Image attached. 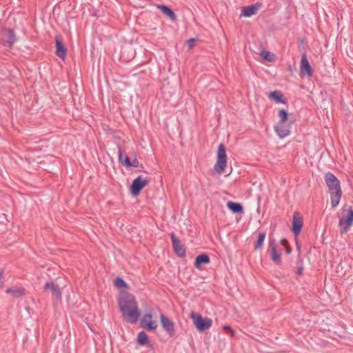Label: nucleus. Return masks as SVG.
Masks as SVG:
<instances>
[{
	"instance_id": "20",
	"label": "nucleus",
	"mask_w": 353,
	"mask_h": 353,
	"mask_svg": "<svg viewBox=\"0 0 353 353\" xmlns=\"http://www.w3.org/2000/svg\"><path fill=\"white\" fill-rule=\"evenodd\" d=\"M118 155H119V159L120 162L123 165H125L126 168L131 167V161H130V158L127 155H125L123 157L122 150H121V147H119Z\"/></svg>"
},
{
	"instance_id": "1",
	"label": "nucleus",
	"mask_w": 353,
	"mask_h": 353,
	"mask_svg": "<svg viewBox=\"0 0 353 353\" xmlns=\"http://www.w3.org/2000/svg\"><path fill=\"white\" fill-rule=\"evenodd\" d=\"M122 316L127 322L135 323L140 316L135 297L129 293L121 294L118 301Z\"/></svg>"
},
{
	"instance_id": "10",
	"label": "nucleus",
	"mask_w": 353,
	"mask_h": 353,
	"mask_svg": "<svg viewBox=\"0 0 353 353\" xmlns=\"http://www.w3.org/2000/svg\"><path fill=\"white\" fill-rule=\"evenodd\" d=\"M141 326L148 330H155L158 325L156 321L152 320L151 314H145L141 320Z\"/></svg>"
},
{
	"instance_id": "18",
	"label": "nucleus",
	"mask_w": 353,
	"mask_h": 353,
	"mask_svg": "<svg viewBox=\"0 0 353 353\" xmlns=\"http://www.w3.org/2000/svg\"><path fill=\"white\" fill-rule=\"evenodd\" d=\"M227 207L234 213H241L243 212V208L241 204L232 201L227 203Z\"/></svg>"
},
{
	"instance_id": "17",
	"label": "nucleus",
	"mask_w": 353,
	"mask_h": 353,
	"mask_svg": "<svg viewBox=\"0 0 353 353\" xmlns=\"http://www.w3.org/2000/svg\"><path fill=\"white\" fill-rule=\"evenodd\" d=\"M210 261V257L205 254L198 255L196 257L194 265L196 268L199 269L201 264H208Z\"/></svg>"
},
{
	"instance_id": "9",
	"label": "nucleus",
	"mask_w": 353,
	"mask_h": 353,
	"mask_svg": "<svg viewBox=\"0 0 353 353\" xmlns=\"http://www.w3.org/2000/svg\"><path fill=\"white\" fill-rule=\"evenodd\" d=\"M269 250L272 261L276 265L281 263V257L279 252L276 250V241L274 239H270Z\"/></svg>"
},
{
	"instance_id": "11",
	"label": "nucleus",
	"mask_w": 353,
	"mask_h": 353,
	"mask_svg": "<svg viewBox=\"0 0 353 353\" xmlns=\"http://www.w3.org/2000/svg\"><path fill=\"white\" fill-rule=\"evenodd\" d=\"M302 227L303 219L298 212H295L292 219V232L294 235L297 236L300 234Z\"/></svg>"
},
{
	"instance_id": "25",
	"label": "nucleus",
	"mask_w": 353,
	"mask_h": 353,
	"mask_svg": "<svg viewBox=\"0 0 353 353\" xmlns=\"http://www.w3.org/2000/svg\"><path fill=\"white\" fill-rule=\"evenodd\" d=\"M137 341L141 345H145L148 343L149 340L147 334L143 331L139 332L137 336Z\"/></svg>"
},
{
	"instance_id": "24",
	"label": "nucleus",
	"mask_w": 353,
	"mask_h": 353,
	"mask_svg": "<svg viewBox=\"0 0 353 353\" xmlns=\"http://www.w3.org/2000/svg\"><path fill=\"white\" fill-rule=\"evenodd\" d=\"M266 236V233L265 232H261L259 233V237L256 242L254 244V249L259 250L261 249L263 246L265 238Z\"/></svg>"
},
{
	"instance_id": "32",
	"label": "nucleus",
	"mask_w": 353,
	"mask_h": 353,
	"mask_svg": "<svg viewBox=\"0 0 353 353\" xmlns=\"http://www.w3.org/2000/svg\"><path fill=\"white\" fill-rule=\"evenodd\" d=\"M223 329H224L225 330L228 331V332H231L232 334H233V330L231 329V327H229V326H225V327H223Z\"/></svg>"
},
{
	"instance_id": "8",
	"label": "nucleus",
	"mask_w": 353,
	"mask_h": 353,
	"mask_svg": "<svg viewBox=\"0 0 353 353\" xmlns=\"http://www.w3.org/2000/svg\"><path fill=\"white\" fill-rule=\"evenodd\" d=\"M172 246L175 254L179 257L185 256V249L181 244L179 239L175 236L174 233L170 235Z\"/></svg>"
},
{
	"instance_id": "12",
	"label": "nucleus",
	"mask_w": 353,
	"mask_h": 353,
	"mask_svg": "<svg viewBox=\"0 0 353 353\" xmlns=\"http://www.w3.org/2000/svg\"><path fill=\"white\" fill-rule=\"evenodd\" d=\"M300 70L302 74H306L309 76H311L313 72V70L307 60L305 53L301 55Z\"/></svg>"
},
{
	"instance_id": "27",
	"label": "nucleus",
	"mask_w": 353,
	"mask_h": 353,
	"mask_svg": "<svg viewBox=\"0 0 353 353\" xmlns=\"http://www.w3.org/2000/svg\"><path fill=\"white\" fill-rule=\"evenodd\" d=\"M114 285L119 288H125L127 286L126 283L123 281V279L118 277L114 280Z\"/></svg>"
},
{
	"instance_id": "4",
	"label": "nucleus",
	"mask_w": 353,
	"mask_h": 353,
	"mask_svg": "<svg viewBox=\"0 0 353 353\" xmlns=\"http://www.w3.org/2000/svg\"><path fill=\"white\" fill-rule=\"evenodd\" d=\"M190 318L193 320L194 323L199 331H205L212 326V321L209 318H203L201 315L192 312Z\"/></svg>"
},
{
	"instance_id": "22",
	"label": "nucleus",
	"mask_w": 353,
	"mask_h": 353,
	"mask_svg": "<svg viewBox=\"0 0 353 353\" xmlns=\"http://www.w3.org/2000/svg\"><path fill=\"white\" fill-rule=\"evenodd\" d=\"M7 294H10L14 297H20L24 294V289L21 288H8L6 290Z\"/></svg>"
},
{
	"instance_id": "5",
	"label": "nucleus",
	"mask_w": 353,
	"mask_h": 353,
	"mask_svg": "<svg viewBox=\"0 0 353 353\" xmlns=\"http://www.w3.org/2000/svg\"><path fill=\"white\" fill-rule=\"evenodd\" d=\"M150 180L148 178H143L141 176H139L133 180L130 186V192L132 195H138L141 190L148 185Z\"/></svg>"
},
{
	"instance_id": "19",
	"label": "nucleus",
	"mask_w": 353,
	"mask_h": 353,
	"mask_svg": "<svg viewBox=\"0 0 353 353\" xmlns=\"http://www.w3.org/2000/svg\"><path fill=\"white\" fill-rule=\"evenodd\" d=\"M282 93L280 91H274L270 93L269 98L274 100L279 103H286V101L283 99Z\"/></svg>"
},
{
	"instance_id": "31",
	"label": "nucleus",
	"mask_w": 353,
	"mask_h": 353,
	"mask_svg": "<svg viewBox=\"0 0 353 353\" xmlns=\"http://www.w3.org/2000/svg\"><path fill=\"white\" fill-rule=\"evenodd\" d=\"M303 270V266L302 265L299 266L297 268L296 272V275L301 276L302 274Z\"/></svg>"
},
{
	"instance_id": "28",
	"label": "nucleus",
	"mask_w": 353,
	"mask_h": 353,
	"mask_svg": "<svg viewBox=\"0 0 353 353\" xmlns=\"http://www.w3.org/2000/svg\"><path fill=\"white\" fill-rule=\"evenodd\" d=\"M261 55L263 56V59H265V60H268L269 61H271L272 60V58L274 56L273 54H271L270 52H269L268 51H263Z\"/></svg>"
},
{
	"instance_id": "6",
	"label": "nucleus",
	"mask_w": 353,
	"mask_h": 353,
	"mask_svg": "<svg viewBox=\"0 0 353 353\" xmlns=\"http://www.w3.org/2000/svg\"><path fill=\"white\" fill-rule=\"evenodd\" d=\"M353 225V210L350 208L347 210V215L343 214L339 220L341 233H346L348 229Z\"/></svg>"
},
{
	"instance_id": "33",
	"label": "nucleus",
	"mask_w": 353,
	"mask_h": 353,
	"mask_svg": "<svg viewBox=\"0 0 353 353\" xmlns=\"http://www.w3.org/2000/svg\"><path fill=\"white\" fill-rule=\"evenodd\" d=\"M288 243V241L285 239L281 240V244L285 246Z\"/></svg>"
},
{
	"instance_id": "23",
	"label": "nucleus",
	"mask_w": 353,
	"mask_h": 353,
	"mask_svg": "<svg viewBox=\"0 0 353 353\" xmlns=\"http://www.w3.org/2000/svg\"><path fill=\"white\" fill-rule=\"evenodd\" d=\"M6 42L8 43V45L9 47H11L12 44L16 41V37L14 32L12 30L9 29L6 31Z\"/></svg>"
},
{
	"instance_id": "14",
	"label": "nucleus",
	"mask_w": 353,
	"mask_h": 353,
	"mask_svg": "<svg viewBox=\"0 0 353 353\" xmlns=\"http://www.w3.org/2000/svg\"><path fill=\"white\" fill-rule=\"evenodd\" d=\"M44 290H50L52 296H55L57 299H61V292L59 285L54 282H47L44 285Z\"/></svg>"
},
{
	"instance_id": "26",
	"label": "nucleus",
	"mask_w": 353,
	"mask_h": 353,
	"mask_svg": "<svg viewBox=\"0 0 353 353\" xmlns=\"http://www.w3.org/2000/svg\"><path fill=\"white\" fill-rule=\"evenodd\" d=\"M279 117L280 118L279 122L285 123L288 119V112L284 109H281L279 112Z\"/></svg>"
},
{
	"instance_id": "13",
	"label": "nucleus",
	"mask_w": 353,
	"mask_h": 353,
	"mask_svg": "<svg viewBox=\"0 0 353 353\" xmlns=\"http://www.w3.org/2000/svg\"><path fill=\"white\" fill-rule=\"evenodd\" d=\"M56 42V54L61 59H65L66 57V48L62 42L60 37L57 36L55 37Z\"/></svg>"
},
{
	"instance_id": "35",
	"label": "nucleus",
	"mask_w": 353,
	"mask_h": 353,
	"mask_svg": "<svg viewBox=\"0 0 353 353\" xmlns=\"http://www.w3.org/2000/svg\"><path fill=\"white\" fill-rule=\"evenodd\" d=\"M286 252H287V253H288V254H290V253L291 252V248H289V247H288V248H287V249H286Z\"/></svg>"
},
{
	"instance_id": "30",
	"label": "nucleus",
	"mask_w": 353,
	"mask_h": 353,
	"mask_svg": "<svg viewBox=\"0 0 353 353\" xmlns=\"http://www.w3.org/2000/svg\"><path fill=\"white\" fill-rule=\"evenodd\" d=\"M139 165V162L138 159L135 157L132 161H131V167L137 168Z\"/></svg>"
},
{
	"instance_id": "16",
	"label": "nucleus",
	"mask_w": 353,
	"mask_h": 353,
	"mask_svg": "<svg viewBox=\"0 0 353 353\" xmlns=\"http://www.w3.org/2000/svg\"><path fill=\"white\" fill-rule=\"evenodd\" d=\"M259 10V6L257 4H252L248 6H244L242 8L241 15L243 17H250L253 14H256Z\"/></svg>"
},
{
	"instance_id": "3",
	"label": "nucleus",
	"mask_w": 353,
	"mask_h": 353,
	"mask_svg": "<svg viewBox=\"0 0 353 353\" xmlns=\"http://www.w3.org/2000/svg\"><path fill=\"white\" fill-rule=\"evenodd\" d=\"M227 165L226 149L223 144H219L217 150V160L214 166V171L218 174L225 172Z\"/></svg>"
},
{
	"instance_id": "15",
	"label": "nucleus",
	"mask_w": 353,
	"mask_h": 353,
	"mask_svg": "<svg viewBox=\"0 0 353 353\" xmlns=\"http://www.w3.org/2000/svg\"><path fill=\"white\" fill-rule=\"evenodd\" d=\"M275 132L281 138H284L290 134V130L288 127L285 125V123L279 122L276 126L274 127Z\"/></svg>"
},
{
	"instance_id": "2",
	"label": "nucleus",
	"mask_w": 353,
	"mask_h": 353,
	"mask_svg": "<svg viewBox=\"0 0 353 353\" xmlns=\"http://www.w3.org/2000/svg\"><path fill=\"white\" fill-rule=\"evenodd\" d=\"M324 180L330 194L332 207L335 208L339 205L342 196L340 181L330 172L325 174Z\"/></svg>"
},
{
	"instance_id": "29",
	"label": "nucleus",
	"mask_w": 353,
	"mask_h": 353,
	"mask_svg": "<svg viewBox=\"0 0 353 353\" xmlns=\"http://www.w3.org/2000/svg\"><path fill=\"white\" fill-rule=\"evenodd\" d=\"M196 43V39L194 38L190 39L187 41L188 46L190 49L192 48Z\"/></svg>"
},
{
	"instance_id": "34",
	"label": "nucleus",
	"mask_w": 353,
	"mask_h": 353,
	"mask_svg": "<svg viewBox=\"0 0 353 353\" xmlns=\"http://www.w3.org/2000/svg\"><path fill=\"white\" fill-rule=\"evenodd\" d=\"M3 271L2 269H0V283H1V279L3 276Z\"/></svg>"
},
{
	"instance_id": "21",
	"label": "nucleus",
	"mask_w": 353,
	"mask_h": 353,
	"mask_svg": "<svg viewBox=\"0 0 353 353\" xmlns=\"http://www.w3.org/2000/svg\"><path fill=\"white\" fill-rule=\"evenodd\" d=\"M159 8L161 10V12L168 17L170 19L174 20L176 19V14L175 13L167 6L165 5H160L158 6Z\"/></svg>"
},
{
	"instance_id": "7",
	"label": "nucleus",
	"mask_w": 353,
	"mask_h": 353,
	"mask_svg": "<svg viewBox=\"0 0 353 353\" xmlns=\"http://www.w3.org/2000/svg\"><path fill=\"white\" fill-rule=\"evenodd\" d=\"M160 321L163 329L167 332L170 336H173L175 334L174 325L172 321L169 319L163 314L160 315Z\"/></svg>"
}]
</instances>
